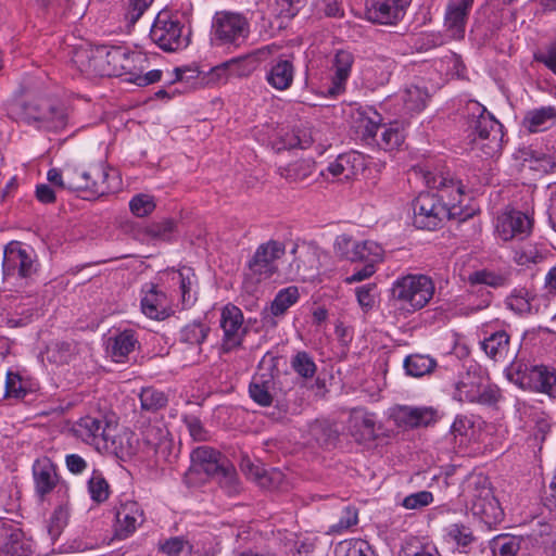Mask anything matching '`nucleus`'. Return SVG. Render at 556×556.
<instances>
[{"mask_svg": "<svg viewBox=\"0 0 556 556\" xmlns=\"http://www.w3.org/2000/svg\"><path fill=\"white\" fill-rule=\"evenodd\" d=\"M533 229V218L520 211L503 212L495 220V235L503 241L525 240Z\"/></svg>", "mask_w": 556, "mask_h": 556, "instance_id": "2eb2a0df", "label": "nucleus"}, {"mask_svg": "<svg viewBox=\"0 0 556 556\" xmlns=\"http://www.w3.org/2000/svg\"><path fill=\"white\" fill-rule=\"evenodd\" d=\"M275 380L270 375H258L253 377L249 386L250 397L261 406H269L274 402Z\"/></svg>", "mask_w": 556, "mask_h": 556, "instance_id": "473e14b6", "label": "nucleus"}, {"mask_svg": "<svg viewBox=\"0 0 556 556\" xmlns=\"http://www.w3.org/2000/svg\"><path fill=\"white\" fill-rule=\"evenodd\" d=\"M349 428L358 442L372 441L376 438V421L372 414L353 410Z\"/></svg>", "mask_w": 556, "mask_h": 556, "instance_id": "7c9ffc66", "label": "nucleus"}, {"mask_svg": "<svg viewBox=\"0 0 556 556\" xmlns=\"http://www.w3.org/2000/svg\"><path fill=\"white\" fill-rule=\"evenodd\" d=\"M241 469L249 479L262 488H276L282 480V473L279 470L268 471L260 464L252 463L248 457L242 458Z\"/></svg>", "mask_w": 556, "mask_h": 556, "instance_id": "c85d7f7f", "label": "nucleus"}, {"mask_svg": "<svg viewBox=\"0 0 556 556\" xmlns=\"http://www.w3.org/2000/svg\"><path fill=\"white\" fill-rule=\"evenodd\" d=\"M88 491L91 498L102 503L109 497V484L101 473L94 471L88 481Z\"/></svg>", "mask_w": 556, "mask_h": 556, "instance_id": "0e129e2a", "label": "nucleus"}, {"mask_svg": "<svg viewBox=\"0 0 556 556\" xmlns=\"http://www.w3.org/2000/svg\"><path fill=\"white\" fill-rule=\"evenodd\" d=\"M241 469L249 479L262 488H276L282 480V473L279 470L268 471L260 464L252 463L248 457L242 458Z\"/></svg>", "mask_w": 556, "mask_h": 556, "instance_id": "cd10ccee", "label": "nucleus"}, {"mask_svg": "<svg viewBox=\"0 0 556 556\" xmlns=\"http://www.w3.org/2000/svg\"><path fill=\"white\" fill-rule=\"evenodd\" d=\"M437 363L428 355L413 354L405 358L404 368L406 374L412 377H422L430 374Z\"/></svg>", "mask_w": 556, "mask_h": 556, "instance_id": "37998d69", "label": "nucleus"}, {"mask_svg": "<svg viewBox=\"0 0 556 556\" xmlns=\"http://www.w3.org/2000/svg\"><path fill=\"white\" fill-rule=\"evenodd\" d=\"M556 125V106L545 105L529 110L522 119V127L531 134L547 130Z\"/></svg>", "mask_w": 556, "mask_h": 556, "instance_id": "bb28decb", "label": "nucleus"}, {"mask_svg": "<svg viewBox=\"0 0 556 556\" xmlns=\"http://www.w3.org/2000/svg\"><path fill=\"white\" fill-rule=\"evenodd\" d=\"M543 258L542 247L534 242H526L514 251V261L521 266L536 264Z\"/></svg>", "mask_w": 556, "mask_h": 556, "instance_id": "de8ad7c7", "label": "nucleus"}, {"mask_svg": "<svg viewBox=\"0 0 556 556\" xmlns=\"http://www.w3.org/2000/svg\"><path fill=\"white\" fill-rule=\"evenodd\" d=\"M250 34V23L241 14L230 11L216 12L212 23V38L219 46H240Z\"/></svg>", "mask_w": 556, "mask_h": 556, "instance_id": "6e6552de", "label": "nucleus"}, {"mask_svg": "<svg viewBox=\"0 0 556 556\" xmlns=\"http://www.w3.org/2000/svg\"><path fill=\"white\" fill-rule=\"evenodd\" d=\"M354 62L353 54L346 50H339L333 59V84L336 87H342L348 80Z\"/></svg>", "mask_w": 556, "mask_h": 556, "instance_id": "ea45409f", "label": "nucleus"}, {"mask_svg": "<svg viewBox=\"0 0 556 556\" xmlns=\"http://www.w3.org/2000/svg\"><path fill=\"white\" fill-rule=\"evenodd\" d=\"M249 74L242 66L241 59H232L214 66L211 71L201 78L199 85H218L224 84L232 75L244 76Z\"/></svg>", "mask_w": 556, "mask_h": 556, "instance_id": "c756f323", "label": "nucleus"}, {"mask_svg": "<svg viewBox=\"0 0 556 556\" xmlns=\"http://www.w3.org/2000/svg\"><path fill=\"white\" fill-rule=\"evenodd\" d=\"M473 0H451L446 7L444 26L455 39H462Z\"/></svg>", "mask_w": 556, "mask_h": 556, "instance_id": "a878e982", "label": "nucleus"}, {"mask_svg": "<svg viewBox=\"0 0 556 556\" xmlns=\"http://www.w3.org/2000/svg\"><path fill=\"white\" fill-rule=\"evenodd\" d=\"M453 397L463 403L492 405L500 400L501 393L495 386L484 383L480 376L467 372L456 383Z\"/></svg>", "mask_w": 556, "mask_h": 556, "instance_id": "f8f14e48", "label": "nucleus"}, {"mask_svg": "<svg viewBox=\"0 0 556 556\" xmlns=\"http://www.w3.org/2000/svg\"><path fill=\"white\" fill-rule=\"evenodd\" d=\"M382 256L383 249L380 244L375 241L365 240L358 243L355 262H363L365 265L370 263L375 266L382 260Z\"/></svg>", "mask_w": 556, "mask_h": 556, "instance_id": "3c124183", "label": "nucleus"}, {"mask_svg": "<svg viewBox=\"0 0 556 556\" xmlns=\"http://www.w3.org/2000/svg\"><path fill=\"white\" fill-rule=\"evenodd\" d=\"M428 92L418 86H409L404 89L401 99L407 113L420 112L425 109Z\"/></svg>", "mask_w": 556, "mask_h": 556, "instance_id": "c03bdc74", "label": "nucleus"}, {"mask_svg": "<svg viewBox=\"0 0 556 556\" xmlns=\"http://www.w3.org/2000/svg\"><path fill=\"white\" fill-rule=\"evenodd\" d=\"M190 473H204L208 478L216 476L218 470L228 462L222 453L211 446L202 445L194 448L191 454Z\"/></svg>", "mask_w": 556, "mask_h": 556, "instance_id": "5701e85b", "label": "nucleus"}, {"mask_svg": "<svg viewBox=\"0 0 556 556\" xmlns=\"http://www.w3.org/2000/svg\"><path fill=\"white\" fill-rule=\"evenodd\" d=\"M0 556H36L34 542L17 526L0 521Z\"/></svg>", "mask_w": 556, "mask_h": 556, "instance_id": "6ab92c4d", "label": "nucleus"}, {"mask_svg": "<svg viewBox=\"0 0 556 556\" xmlns=\"http://www.w3.org/2000/svg\"><path fill=\"white\" fill-rule=\"evenodd\" d=\"M2 267L4 279L26 280L36 273L33 252L23 249L20 242H10L5 247Z\"/></svg>", "mask_w": 556, "mask_h": 556, "instance_id": "4468645a", "label": "nucleus"}, {"mask_svg": "<svg viewBox=\"0 0 556 556\" xmlns=\"http://www.w3.org/2000/svg\"><path fill=\"white\" fill-rule=\"evenodd\" d=\"M24 118L37 129L59 131L66 127L68 115L64 106L49 100H38L25 105Z\"/></svg>", "mask_w": 556, "mask_h": 556, "instance_id": "9b49d317", "label": "nucleus"}, {"mask_svg": "<svg viewBox=\"0 0 556 556\" xmlns=\"http://www.w3.org/2000/svg\"><path fill=\"white\" fill-rule=\"evenodd\" d=\"M68 511L65 507H56L47 520V532L51 541H56L67 525Z\"/></svg>", "mask_w": 556, "mask_h": 556, "instance_id": "603ef678", "label": "nucleus"}, {"mask_svg": "<svg viewBox=\"0 0 556 556\" xmlns=\"http://www.w3.org/2000/svg\"><path fill=\"white\" fill-rule=\"evenodd\" d=\"M150 38L167 52L178 51L189 43V33H185V26L167 12L157 14L150 30Z\"/></svg>", "mask_w": 556, "mask_h": 556, "instance_id": "1a4fd4ad", "label": "nucleus"}, {"mask_svg": "<svg viewBox=\"0 0 556 556\" xmlns=\"http://www.w3.org/2000/svg\"><path fill=\"white\" fill-rule=\"evenodd\" d=\"M31 471L35 493L43 501L60 484L58 467L49 457L43 456L34 462Z\"/></svg>", "mask_w": 556, "mask_h": 556, "instance_id": "412c9836", "label": "nucleus"}, {"mask_svg": "<svg viewBox=\"0 0 556 556\" xmlns=\"http://www.w3.org/2000/svg\"><path fill=\"white\" fill-rule=\"evenodd\" d=\"M466 492L473 515L479 516L488 525L497 523L502 520L503 510L486 478L481 476L470 478Z\"/></svg>", "mask_w": 556, "mask_h": 556, "instance_id": "0eeeda50", "label": "nucleus"}, {"mask_svg": "<svg viewBox=\"0 0 556 556\" xmlns=\"http://www.w3.org/2000/svg\"><path fill=\"white\" fill-rule=\"evenodd\" d=\"M433 280L426 275H406L396 279L392 287V299L396 306L407 313L424 308L433 298Z\"/></svg>", "mask_w": 556, "mask_h": 556, "instance_id": "20e7f679", "label": "nucleus"}, {"mask_svg": "<svg viewBox=\"0 0 556 556\" xmlns=\"http://www.w3.org/2000/svg\"><path fill=\"white\" fill-rule=\"evenodd\" d=\"M75 353L76 345L67 341L55 342L48 349V357L55 364L68 363Z\"/></svg>", "mask_w": 556, "mask_h": 556, "instance_id": "6e6d98bb", "label": "nucleus"}, {"mask_svg": "<svg viewBox=\"0 0 556 556\" xmlns=\"http://www.w3.org/2000/svg\"><path fill=\"white\" fill-rule=\"evenodd\" d=\"M304 4L305 0H275L271 11L279 20V27L285 26L296 16Z\"/></svg>", "mask_w": 556, "mask_h": 556, "instance_id": "79ce46f5", "label": "nucleus"}, {"mask_svg": "<svg viewBox=\"0 0 556 556\" xmlns=\"http://www.w3.org/2000/svg\"><path fill=\"white\" fill-rule=\"evenodd\" d=\"M481 348L493 361L503 362L508 357L509 336L506 331H496L484 338Z\"/></svg>", "mask_w": 556, "mask_h": 556, "instance_id": "f704fd0d", "label": "nucleus"}, {"mask_svg": "<svg viewBox=\"0 0 556 556\" xmlns=\"http://www.w3.org/2000/svg\"><path fill=\"white\" fill-rule=\"evenodd\" d=\"M507 376L523 390L546 394L556 399V372L544 365H511Z\"/></svg>", "mask_w": 556, "mask_h": 556, "instance_id": "423d86ee", "label": "nucleus"}, {"mask_svg": "<svg viewBox=\"0 0 556 556\" xmlns=\"http://www.w3.org/2000/svg\"><path fill=\"white\" fill-rule=\"evenodd\" d=\"M73 64L88 76H123L134 70V63H147V58L119 46L78 48L72 56Z\"/></svg>", "mask_w": 556, "mask_h": 556, "instance_id": "f03ea898", "label": "nucleus"}, {"mask_svg": "<svg viewBox=\"0 0 556 556\" xmlns=\"http://www.w3.org/2000/svg\"><path fill=\"white\" fill-rule=\"evenodd\" d=\"M115 536L119 540L127 539L143 523V509L135 501L121 502L115 507Z\"/></svg>", "mask_w": 556, "mask_h": 556, "instance_id": "4be33fe9", "label": "nucleus"}, {"mask_svg": "<svg viewBox=\"0 0 556 556\" xmlns=\"http://www.w3.org/2000/svg\"><path fill=\"white\" fill-rule=\"evenodd\" d=\"M213 479H216L220 488L229 495L237 494L240 491L237 471L229 460L218 470Z\"/></svg>", "mask_w": 556, "mask_h": 556, "instance_id": "09e8293b", "label": "nucleus"}, {"mask_svg": "<svg viewBox=\"0 0 556 556\" xmlns=\"http://www.w3.org/2000/svg\"><path fill=\"white\" fill-rule=\"evenodd\" d=\"M364 168V157L358 152H349L338 155L330 162L320 175L326 179L346 181L352 179L361 169Z\"/></svg>", "mask_w": 556, "mask_h": 556, "instance_id": "b1692460", "label": "nucleus"}, {"mask_svg": "<svg viewBox=\"0 0 556 556\" xmlns=\"http://www.w3.org/2000/svg\"><path fill=\"white\" fill-rule=\"evenodd\" d=\"M193 554V545L184 536H172L159 543V551L166 556H179L184 551Z\"/></svg>", "mask_w": 556, "mask_h": 556, "instance_id": "864d4df0", "label": "nucleus"}, {"mask_svg": "<svg viewBox=\"0 0 556 556\" xmlns=\"http://www.w3.org/2000/svg\"><path fill=\"white\" fill-rule=\"evenodd\" d=\"M468 128L479 139L489 140L488 148L490 151L488 153H494L501 148L504 137L503 126L478 102L472 103V116L468 121Z\"/></svg>", "mask_w": 556, "mask_h": 556, "instance_id": "ddd939ff", "label": "nucleus"}, {"mask_svg": "<svg viewBox=\"0 0 556 556\" xmlns=\"http://www.w3.org/2000/svg\"><path fill=\"white\" fill-rule=\"evenodd\" d=\"M176 231V225L172 219H166L160 223L151 224L147 227V235L154 239L168 241L172 239Z\"/></svg>", "mask_w": 556, "mask_h": 556, "instance_id": "338daca9", "label": "nucleus"}, {"mask_svg": "<svg viewBox=\"0 0 556 556\" xmlns=\"http://www.w3.org/2000/svg\"><path fill=\"white\" fill-rule=\"evenodd\" d=\"M219 323L224 332L223 351L230 352L239 348L247 333V328L243 326L242 311L232 304L225 305L220 313Z\"/></svg>", "mask_w": 556, "mask_h": 556, "instance_id": "a211bd4d", "label": "nucleus"}, {"mask_svg": "<svg viewBox=\"0 0 556 556\" xmlns=\"http://www.w3.org/2000/svg\"><path fill=\"white\" fill-rule=\"evenodd\" d=\"M291 367L303 378H312L316 372V364L307 352H298L291 359Z\"/></svg>", "mask_w": 556, "mask_h": 556, "instance_id": "13d9d810", "label": "nucleus"}, {"mask_svg": "<svg viewBox=\"0 0 556 556\" xmlns=\"http://www.w3.org/2000/svg\"><path fill=\"white\" fill-rule=\"evenodd\" d=\"M334 556H376L368 543L361 539L339 542L334 547Z\"/></svg>", "mask_w": 556, "mask_h": 556, "instance_id": "49530a36", "label": "nucleus"}, {"mask_svg": "<svg viewBox=\"0 0 556 556\" xmlns=\"http://www.w3.org/2000/svg\"><path fill=\"white\" fill-rule=\"evenodd\" d=\"M359 241L353 239L349 235H340L334 241L336 253L350 262H355Z\"/></svg>", "mask_w": 556, "mask_h": 556, "instance_id": "bf43d9fd", "label": "nucleus"}, {"mask_svg": "<svg viewBox=\"0 0 556 556\" xmlns=\"http://www.w3.org/2000/svg\"><path fill=\"white\" fill-rule=\"evenodd\" d=\"M391 416L399 427L410 429L428 427L438 419L437 410L427 406H397L393 408Z\"/></svg>", "mask_w": 556, "mask_h": 556, "instance_id": "393cba45", "label": "nucleus"}, {"mask_svg": "<svg viewBox=\"0 0 556 556\" xmlns=\"http://www.w3.org/2000/svg\"><path fill=\"white\" fill-rule=\"evenodd\" d=\"M74 431L84 442L103 447L109 445L115 424L104 416H85L75 424Z\"/></svg>", "mask_w": 556, "mask_h": 556, "instance_id": "dca6fc26", "label": "nucleus"}, {"mask_svg": "<svg viewBox=\"0 0 556 556\" xmlns=\"http://www.w3.org/2000/svg\"><path fill=\"white\" fill-rule=\"evenodd\" d=\"M283 148L294 149L301 148L305 149L311 146L313 142V138L306 129L295 128L290 132H286L282 137Z\"/></svg>", "mask_w": 556, "mask_h": 556, "instance_id": "e2e57ef3", "label": "nucleus"}, {"mask_svg": "<svg viewBox=\"0 0 556 556\" xmlns=\"http://www.w3.org/2000/svg\"><path fill=\"white\" fill-rule=\"evenodd\" d=\"M137 339L132 330H124L109 339L108 349L115 362H123L134 351Z\"/></svg>", "mask_w": 556, "mask_h": 556, "instance_id": "e433bc0d", "label": "nucleus"}, {"mask_svg": "<svg viewBox=\"0 0 556 556\" xmlns=\"http://www.w3.org/2000/svg\"><path fill=\"white\" fill-rule=\"evenodd\" d=\"M155 202L153 197L144 193L136 194L129 201L130 212L136 217H146L155 210Z\"/></svg>", "mask_w": 556, "mask_h": 556, "instance_id": "680f3d73", "label": "nucleus"}, {"mask_svg": "<svg viewBox=\"0 0 556 556\" xmlns=\"http://www.w3.org/2000/svg\"><path fill=\"white\" fill-rule=\"evenodd\" d=\"M508 273L493 270H478L469 276L470 283L486 285L492 288H501L508 283Z\"/></svg>", "mask_w": 556, "mask_h": 556, "instance_id": "8fccbe9b", "label": "nucleus"}, {"mask_svg": "<svg viewBox=\"0 0 556 556\" xmlns=\"http://www.w3.org/2000/svg\"><path fill=\"white\" fill-rule=\"evenodd\" d=\"M208 333V328L201 323H191L186 325L180 331V340L191 345H200L204 342Z\"/></svg>", "mask_w": 556, "mask_h": 556, "instance_id": "4d7b16f0", "label": "nucleus"}, {"mask_svg": "<svg viewBox=\"0 0 556 556\" xmlns=\"http://www.w3.org/2000/svg\"><path fill=\"white\" fill-rule=\"evenodd\" d=\"M445 540L447 543L455 545L462 553H468L469 547L476 541V536L469 527L453 523L445 529Z\"/></svg>", "mask_w": 556, "mask_h": 556, "instance_id": "58836bf2", "label": "nucleus"}, {"mask_svg": "<svg viewBox=\"0 0 556 556\" xmlns=\"http://www.w3.org/2000/svg\"><path fill=\"white\" fill-rule=\"evenodd\" d=\"M108 446H103L106 450L113 452L119 458L130 457L136 454L137 440L134 433L129 430H122L112 432V438L108 440Z\"/></svg>", "mask_w": 556, "mask_h": 556, "instance_id": "72a5a7b5", "label": "nucleus"}, {"mask_svg": "<svg viewBox=\"0 0 556 556\" xmlns=\"http://www.w3.org/2000/svg\"><path fill=\"white\" fill-rule=\"evenodd\" d=\"M286 253V244L282 241L270 239L261 243L248 262V270L244 274L245 283H258L269 279L278 271L277 261Z\"/></svg>", "mask_w": 556, "mask_h": 556, "instance_id": "39448f33", "label": "nucleus"}, {"mask_svg": "<svg viewBox=\"0 0 556 556\" xmlns=\"http://www.w3.org/2000/svg\"><path fill=\"white\" fill-rule=\"evenodd\" d=\"M412 0H367L368 21L381 25H395L401 21Z\"/></svg>", "mask_w": 556, "mask_h": 556, "instance_id": "aec40b11", "label": "nucleus"}, {"mask_svg": "<svg viewBox=\"0 0 556 556\" xmlns=\"http://www.w3.org/2000/svg\"><path fill=\"white\" fill-rule=\"evenodd\" d=\"M426 181L437 192H421L413 202L414 225L419 229L435 230L446 219L466 220L463 214L464 185L450 172L428 173Z\"/></svg>", "mask_w": 556, "mask_h": 556, "instance_id": "f257e3e1", "label": "nucleus"}, {"mask_svg": "<svg viewBox=\"0 0 556 556\" xmlns=\"http://www.w3.org/2000/svg\"><path fill=\"white\" fill-rule=\"evenodd\" d=\"M492 553L497 556H516L520 549V542L517 538H497L492 542Z\"/></svg>", "mask_w": 556, "mask_h": 556, "instance_id": "69168bd1", "label": "nucleus"}, {"mask_svg": "<svg viewBox=\"0 0 556 556\" xmlns=\"http://www.w3.org/2000/svg\"><path fill=\"white\" fill-rule=\"evenodd\" d=\"M300 298L299 289L295 286L281 289L270 304V313L274 316L283 315L290 306L295 304Z\"/></svg>", "mask_w": 556, "mask_h": 556, "instance_id": "a18cd8bd", "label": "nucleus"}, {"mask_svg": "<svg viewBox=\"0 0 556 556\" xmlns=\"http://www.w3.org/2000/svg\"><path fill=\"white\" fill-rule=\"evenodd\" d=\"M141 299L142 313L155 320H164L174 313L173 294L167 293L160 285H146Z\"/></svg>", "mask_w": 556, "mask_h": 556, "instance_id": "f3484780", "label": "nucleus"}, {"mask_svg": "<svg viewBox=\"0 0 556 556\" xmlns=\"http://www.w3.org/2000/svg\"><path fill=\"white\" fill-rule=\"evenodd\" d=\"M144 64L146 63H134V70H130L128 74V80L140 87L154 84L162 77V71L160 70H152L143 73L146 70Z\"/></svg>", "mask_w": 556, "mask_h": 556, "instance_id": "5fc2aeb1", "label": "nucleus"}, {"mask_svg": "<svg viewBox=\"0 0 556 556\" xmlns=\"http://www.w3.org/2000/svg\"><path fill=\"white\" fill-rule=\"evenodd\" d=\"M294 77V66L287 59L277 60L266 74V81L276 90H287Z\"/></svg>", "mask_w": 556, "mask_h": 556, "instance_id": "2f4dec72", "label": "nucleus"}, {"mask_svg": "<svg viewBox=\"0 0 556 556\" xmlns=\"http://www.w3.org/2000/svg\"><path fill=\"white\" fill-rule=\"evenodd\" d=\"M141 409L150 413H156L164 408L168 403L167 395L153 387L142 388L139 393Z\"/></svg>", "mask_w": 556, "mask_h": 556, "instance_id": "a19ab883", "label": "nucleus"}, {"mask_svg": "<svg viewBox=\"0 0 556 556\" xmlns=\"http://www.w3.org/2000/svg\"><path fill=\"white\" fill-rule=\"evenodd\" d=\"M315 162L311 159H301L279 166L278 172L281 177L290 182L305 181L313 174Z\"/></svg>", "mask_w": 556, "mask_h": 556, "instance_id": "4c0bfd02", "label": "nucleus"}, {"mask_svg": "<svg viewBox=\"0 0 556 556\" xmlns=\"http://www.w3.org/2000/svg\"><path fill=\"white\" fill-rule=\"evenodd\" d=\"M312 434L316 441L323 445L331 444L338 438V431L329 422H319L313 425Z\"/></svg>", "mask_w": 556, "mask_h": 556, "instance_id": "774afa93", "label": "nucleus"}, {"mask_svg": "<svg viewBox=\"0 0 556 556\" xmlns=\"http://www.w3.org/2000/svg\"><path fill=\"white\" fill-rule=\"evenodd\" d=\"M159 285L167 292L179 296L182 308L190 307L197 301V275L191 267L182 266L179 269H167L160 273Z\"/></svg>", "mask_w": 556, "mask_h": 556, "instance_id": "9d476101", "label": "nucleus"}, {"mask_svg": "<svg viewBox=\"0 0 556 556\" xmlns=\"http://www.w3.org/2000/svg\"><path fill=\"white\" fill-rule=\"evenodd\" d=\"M381 135H380V141H378V144L383 150H394L397 149L404 141V135L403 132L393 125L389 126H381Z\"/></svg>", "mask_w": 556, "mask_h": 556, "instance_id": "052dcab7", "label": "nucleus"}, {"mask_svg": "<svg viewBox=\"0 0 556 556\" xmlns=\"http://www.w3.org/2000/svg\"><path fill=\"white\" fill-rule=\"evenodd\" d=\"M65 188L70 191H85L93 198L119 190L122 180L116 169L100 163L89 168L65 165Z\"/></svg>", "mask_w": 556, "mask_h": 556, "instance_id": "7ed1b4c3", "label": "nucleus"}, {"mask_svg": "<svg viewBox=\"0 0 556 556\" xmlns=\"http://www.w3.org/2000/svg\"><path fill=\"white\" fill-rule=\"evenodd\" d=\"M354 121L356 132L365 140L375 138L381 127V116L371 109L357 111Z\"/></svg>", "mask_w": 556, "mask_h": 556, "instance_id": "c9c22d12", "label": "nucleus"}]
</instances>
